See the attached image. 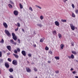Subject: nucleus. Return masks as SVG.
<instances>
[{"instance_id":"f257e3e1","label":"nucleus","mask_w":78,"mask_h":78,"mask_svg":"<svg viewBox=\"0 0 78 78\" xmlns=\"http://www.w3.org/2000/svg\"><path fill=\"white\" fill-rule=\"evenodd\" d=\"M5 33L6 34L7 36L8 37H10L11 36V34L9 33V32L8 30H5Z\"/></svg>"},{"instance_id":"de8ad7c7","label":"nucleus","mask_w":78,"mask_h":78,"mask_svg":"<svg viewBox=\"0 0 78 78\" xmlns=\"http://www.w3.org/2000/svg\"><path fill=\"white\" fill-rule=\"evenodd\" d=\"M73 74H75L76 73V71H74L72 72Z\"/></svg>"},{"instance_id":"2eb2a0df","label":"nucleus","mask_w":78,"mask_h":78,"mask_svg":"<svg viewBox=\"0 0 78 78\" xmlns=\"http://www.w3.org/2000/svg\"><path fill=\"white\" fill-rule=\"evenodd\" d=\"M9 71L10 72H13V69L12 68H11L9 69Z\"/></svg>"},{"instance_id":"680f3d73","label":"nucleus","mask_w":78,"mask_h":78,"mask_svg":"<svg viewBox=\"0 0 78 78\" xmlns=\"http://www.w3.org/2000/svg\"><path fill=\"white\" fill-rule=\"evenodd\" d=\"M34 47H36V44H34Z\"/></svg>"},{"instance_id":"774afa93","label":"nucleus","mask_w":78,"mask_h":78,"mask_svg":"<svg viewBox=\"0 0 78 78\" xmlns=\"http://www.w3.org/2000/svg\"><path fill=\"white\" fill-rule=\"evenodd\" d=\"M35 78H37V77H36Z\"/></svg>"},{"instance_id":"412c9836","label":"nucleus","mask_w":78,"mask_h":78,"mask_svg":"<svg viewBox=\"0 0 78 78\" xmlns=\"http://www.w3.org/2000/svg\"><path fill=\"white\" fill-rule=\"evenodd\" d=\"M17 25L15 24V25H16V26H18V27H20V23H17Z\"/></svg>"},{"instance_id":"9d476101","label":"nucleus","mask_w":78,"mask_h":78,"mask_svg":"<svg viewBox=\"0 0 78 78\" xmlns=\"http://www.w3.org/2000/svg\"><path fill=\"white\" fill-rule=\"evenodd\" d=\"M7 49L9 50V51H11V46H7Z\"/></svg>"},{"instance_id":"c85d7f7f","label":"nucleus","mask_w":78,"mask_h":78,"mask_svg":"<svg viewBox=\"0 0 78 78\" xmlns=\"http://www.w3.org/2000/svg\"><path fill=\"white\" fill-rule=\"evenodd\" d=\"M8 60L9 62H11V61H12L11 59V58H8Z\"/></svg>"},{"instance_id":"a878e982","label":"nucleus","mask_w":78,"mask_h":78,"mask_svg":"<svg viewBox=\"0 0 78 78\" xmlns=\"http://www.w3.org/2000/svg\"><path fill=\"white\" fill-rule=\"evenodd\" d=\"M53 33L54 34H56V31L54 30L53 31Z\"/></svg>"},{"instance_id":"e2e57ef3","label":"nucleus","mask_w":78,"mask_h":78,"mask_svg":"<svg viewBox=\"0 0 78 78\" xmlns=\"http://www.w3.org/2000/svg\"><path fill=\"white\" fill-rule=\"evenodd\" d=\"M13 44H14V45H15L17 43H16L14 42V43H13Z\"/></svg>"},{"instance_id":"13d9d810","label":"nucleus","mask_w":78,"mask_h":78,"mask_svg":"<svg viewBox=\"0 0 78 78\" xmlns=\"http://www.w3.org/2000/svg\"><path fill=\"white\" fill-rule=\"evenodd\" d=\"M34 34H36V33L35 31H34Z\"/></svg>"},{"instance_id":"09e8293b","label":"nucleus","mask_w":78,"mask_h":78,"mask_svg":"<svg viewBox=\"0 0 78 78\" xmlns=\"http://www.w3.org/2000/svg\"><path fill=\"white\" fill-rule=\"evenodd\" d=\"M18 19H19V20H20V21H21L22 20L21 19H20V17H19L18 18Z\"/></svg>"},{"instance_id":"49530a36","label":"nucleus","mask_w":78,"mask_h":78,"mask_svg":"<svg viewBox=\"0 0 78 78\" xmlns=\"http://www.w3.org/2000/svg\"><path fill=\"white\" fill-rule=\"evenodd\" d=\"M72 6L73 8H75V6H74V4H72Z\"/></svg>"},{"instance_id":"7ed1b4c3","label":"nucleus","mask_w":78,"mask_h":78,"mask_svg":"<svg viewBox=\"0 0 78 78\" xmlns=\"http://www.w3.org/2000/svg\"><path fill=\"white\" fill-rule=\"evenodd\" d=\"M12 64L15 66H16L17 65V60H14L12 62Z\"/></svg>"},{"instance_id":"4d7b16f0","label":"nucleus","mask_w":78,"mask_h":78,"mask_svg":"<svg viewBox=\"0 0 78 78\" xmlns=\"http://www.w3.org/2000/svg\"><path fill=\"white\" fill-rule=\"evenodd\" d=\"M67 1L66 0H63V2H64V3H66V1Z\"/></svg>"},{"instance_id":"f03ea898","label":"nucleus","mask_w":78,"mask_h":78,"mask_svg":"<svg viewBox=\"0 0 78 78\" xmlns=\"http://www.w3.org/2000/svg\"><path fill=\"white\" fill-rule=\"evenodd\" d=\"M69 25L72 30H75V27L73 25V24H72V23L70 24Z\"/></svg>"},{"instance_id":"79ce46f5","label":"nucleus","mask_w":78,"mask_h":78,"mask_svg":"<svg viewBox=\"0 0 78 78\" xmlns=\"http://www.w3.org/2000/svg\"><path fill=\"white\" fill-rule=\"evenodd\" d=\"M48 53L51 54V55H52V51H49L48 52Z\"/></svg>"},{"instance_id":"6ab92c4d","label":"nucleus","mask_w":78,"mask_h":78,"mask_svg":"<svg viewBox=\"0 0 78 78\" xmlns=\"http://www.w3.org/2000/svg\"><path fill=\"white\" fill-rule=\"evenodd\" d=\"M61 20L62 22H67L66 20Z\"/></svg>"},{"instance_id":"0eeeda50","label":"nucleus","mask_w":78,"mask_h":78,"mask_svg":"<svg viewBox=\"0 0 78 78\" xmlns=\"http://www.w3.org/2000/svg\"><path fill=\"white\" fill-rule=\"evenodd\" d=\"M5 66L6 68H9V65L8 63L6 62L5 63Z\"/></svg>"},{"instance_id":"aec40b11","label":"nucleus","mask_w":78,"mask_h":78,"mask_svg":"<svg viewBox=\"0 0 78 78\" xmlns=\"http://www.w3.org/2000/svg\"><path fill=\"white\" fill-rule=\"evenodd\" d=\"M8 6H9V7L10 8H12V6L10 4H9L8 5Z\"/></svg>"},{"instance_id":"69168bd1","label":"nucleus","mask_w":78,"mask_h":78,"mask_svg":"<svg viewBox=\"0 0 78 78\" xmlns=\"http://www.w3.org/2000/svg\"><path fill=\"white\" fill-rule=\"evenodd\" d=\"M75 29H76V30H77V27H76L75 28Z\"/></svg>"},{"instance_id":"4468645a","label":"nucleus","mask_w":78,"mask_h":78,"mask_svg":"<svg viewBox=\"0 0 78 78\" xmlns=\"http://www.w3.org/2000/svg\"><path fill=\"white\" fill-rule=\"evenodd\" d=\"M13 55L16 58H19V56L17 55H16V54H13Z\"/></svg>"},{"instance_id":"bf43d9fd","label":"nucleus","mask_w":78,"mask_h":78,"mask_svg":"<svg viewBox=\"0 0 78 78\" xmlns=\"http://www.w3.org/2000/svg\"><path fill=\"white\" fill-rule=\"evenodd\" d=\"M75 78H78V76H75Z\"/></svg>"},{"instance_id":"a211bd4d","label":"nucleus","mask_w":78,"mask_h":78,"mask_svg":"<svg viewBox=\"0 0 78 78\" xmlns=\"http://www.w3.org/2000/svg\"><path fill=\"white\" fill-rule=\"evenodd\" d=\"M3 60L2 58H0V63H3Z\"/></svg>"},{"instance_id":"0e129e2a","label":"nucleus","mask_w":78,"mask_h":78,"mask_svg":"<svg viewBox=\"0 0 78 78\" xmlns=\"http://www.w3.org/2000/svg\"><path fill=\"white\" fill-rule=\"evenodd\" d=\"M31 64H34V63L32 62Z\"/></svg>"},{"instance_id":"72a5a7b5","label":"nucleus","mask_w":78,"mask_h":78,"mask_svg":"<svg viewBox=\"0 0 78 78\" xmlns=\"http://www.w3.org/2000/svg\"><path fill=\"white\" fill-rule=\"evenodd\" d=\"M19 30V27H17V28L15 29V31H17V30Z\"/></svg>"},{"instance_id":"f3484780","label":"nucleus","mask_w":78,"mask_h":78,"mask_svg":"<svg viewBox=\"0 0 78 78\" xmlns=\"http://www.w3.org/2000/svg\"><path fill=\"white\" fill-rule=\"evenodd\" d=\"M19 5L20 9H22V8H23V5H22L20 3L19 4Z\"/></svg>"},{"instance_id":"3c124183","label":"nucleus","mask_w":78,"mask_h":78,"mask_svg":"<svg viewBox=\"0 0 78 78\" xmlns=\"http://www.w3.org/2000/svg\"><path fill=\"white\" fill-rule=\"evenodd\" d=\"M11 42H14V41H13V40H10Z\"/></svg>"},{"instance_id":"c03bdc74","label":"nucleus","mask_w":78,"mask_h":78,"mask_svg":"<svg viewBox=\"0 0 78 78\" xmlns=\"http://www.w3.org/2000/svg\"><path fill=\"white\" fill-rule=\"evenodd\" d=\"M43 16H40V19H41V20H42L43 19Z\"/></svg>"},{"instance_id":"c9c22d12","label":"nucleus","mask_w":78,"mask_h":78,"mask_svg":"<svg viewBox=\"0 0 78 78\" xmlns=\"http://www.w3.org/2000/svg\"><path fill=\"white\" fill-rule=\"evenodd\" d=\"M14 53H17V50H15L14 51Z\"/></svg>"},{"instance_id":"4c0bfd02","label":"nucleus","mask_w":78,"mask_h":78,"mask_svg":"<svg viewBox=\"0 0 78 78\" xmlns=\"http://www.w3.org/2000/svg\"><path fill=\"white\" fill-rule=\"evenodd\" d=\"M36 6L37 7V8H39V9H41V7L39 6H37V5H36Z\"/></svg>"},{"instance_id":"39448f33","label":"nucleus","mask_w":78,"mask_h":78,"mask_svg":"<svg viewBox=\"0 0 78 78\" xmlns=\"http://www.w3.org/2000/svg\"><path fill=\"white\" fill-rule=\"evenodd\" d=\"M22 54L24 56H26V52L25 51H22L21 52Z\"/></svg>"},{"instance_id":"2f4dec72","label":"nucleus","mask_w":78,"mask_h":78,"mask_svg":"<svg viewBox=\"0 0 78 78\" xmlns=\"http://www.w3.org/2000/svg\"><path fill=\"white\" fill-rule=\"evenodd\" d=\"M29 9L31 11H33V9H32V8H31V7H30Z\"/></svg>"},{"instance_id":"423d86ee","label":"nucleus","mask_w":78,"mask_h":78,"mask_svg":"<svg viewBox=\"0 0 78 78\" xmlns=\"http://www.w3.org/2000/svg\"><path fill=\"white\" fill-rule=\"evenodd\" d=\"M13 14L15 15V16H17L19 13L18 12V11L16 10H15L13 12Z\"/></svg>"},{"instance_id":"f8f14e48","label":"nucleus","mask_w":78,"mask_h":78,"mask_svg":"<svg viewBox=\"0 0 78 78\" xmlns=\"http://www.w3.org/2000/svg\"><path fill=\"white\" fill-rule=\"evenodd\" d=\"M60 48L62 50L63 49V48H64V45H63V44H62L61 45Z\"/></svg>"},{"instance_id":"5701e85b","label":"nucleus","mask_w":78,"mask_h":78,"mask_svg":"<svg viewBox=\"0 0 78 78\" xmlns=\"http://www.w3.org/2000/svg\"><path fill=\"white\" fill-rule=\"evenodd\" d=\"M71 58L72 59H74V55L73 54H72L71 55Z\"/></svg>"},{"instance_id":"864d4df0","label":"nucleus","mask_w":78,"mask_h":78,"mask_svg":"<svg viewBox=\"0 0 78 78\" xmlns=\"http://www.w3.org/2000/svg\"><path fill=\"white\" fill-rule=\"evenodd\" d=\"M68 58H69V59H71V56H68Z\"/></svg>"},{"instance_id":"473e14b6","label":"nucleus","mask_w":78,"mask_h":78,"mask_svg":"<svg viewBox=\"0 0 78 78\" xmlns=\"http://www.w3.org/2000/svg\"><path fill=\"white\" fill-rule=\"evenodd\" d=\"M44 42V40L42 39H41L40 40V42Z\"/></svg>"},{"instance_id":"e433bc0d","label":"nucleus","mask_w":78,"mask_h":78,"mask_svg":"<svg viewBox=\"0 0 78 78\" xmlns=\"http://www.w3.org/2000/svg\"><path fill=\"white\" fill-rule=\"evenodd\" d=\"M71 45H72V47L74 46V42L71 43Z\"/></svg>"},{"instance_id":"1a4fd4ad","label":"nucleus","mask_w":78,"mask_h":78,"mask_svg":"<svg viewBox=\"0 0 78 78\" xmlns=\"http://www.w3.org/2000/svg\"><path fill=\"white\" fill-rule=\"evenodd\" d=\"M55 24L56 26H59V23L58 21H55Z\"/></svg>"},{"instance_id":"20e7f679","label":"nucleus","mask_w":78,"mask_h":78,"mask_svg":"<svg viewBox=\"0 0 78 78\" xmlns=\"http://www.w3.org/2000/svg\"><path fill=\"white\" fill-rule=\"evenodd\" d=\"M26 71L27 72H31V69H30V68H29L27 67H26Z\"/></svg>"},{"instance_id":"37998d69","label":"nucleus","mask_w":78,"mask_h":78,"mask_svg":"<svg viewBox=\"0 0 78 78\" xmlns=\"http://www.w3.org/2000/svg\"><path fill=\"white\" fill-rule=\"evenodd\" d=\"M75 12L76 14H78V10H75Z\"/></svg>"},{"instance_id":"ea45409f","label":"nucleus","mask_w":78,"mask_h":78,"mask_svg":"<svg viewBox=\"0 0 78 78\" xmlns=\"http://www.w3.org/2000/svg\"><path fill=\"white\" fill-rule=\"evenodd\" d=\"M2 56V54L1 51H0V57Z\"/></svg>"},{"instance_id":"4be33fe9","label":"nucleus","mask_w":78,"mask_h":78,"mask_svg":"<svg viewBox=\"0 0 78 78\" xmlns=\"http://www.w3.org/2000/svg\"><path fill=\"white\" fill-rule=\"evenodd\" d=\"M55 58L56 59H57V60L59 59V57L58 56V57L55 56Z\"/></svg>"},{"instance_id":"5fc2aeb1","label":"nucleus","mask_w":78,"mask_h":78,"mask_svg":"<svg viewBox=\"0 0 78 78\" xmlns=\"http://www.w3.org/2000/svg\"><path fill=\"white\" fill-rule=\"evenodd\" d=\"M48 63L49 64H50V63H51V62L50 61H48Z\"/></svg>"},{"instance_id":"6e6552de","label":"nucleus","mask_w":78,"mask_h":78,"mask_svg":"<svg viewBox=\"0 0 78 78\" xmlns=\"http://www.w3.org/2000/svg\"><path fill=\"white\" fill-rule=\"evenodd\" d=\"M3 24L4 26V27H5V28H8V25L7 24H6V23H3Z\"/></svg>"},{"instance_id":"603ef678","label":"nucleus","mask_w":78,"mask_h":78,"mask_svg":"<svg viewBox=\"0 0 78 78\" xmlns=\"http://www.w3.org/2000/svg\"><path fill=\"white\" fill-rule=\"evenodd\" d=\"M9 55H10V53H8L7 54V56H9Z\"/></svg>"},{"instance_id":"ddd939ff","label":"nucleus","mask_w":78,"mask_h":78,"mask_svg":"<svg viewBox=\"0 0 78 78\" xmlns=\"http://www.w3.org/2000/svg\"><path fill=\"white\" fill-rule=\"evenodd\" d=\"M37 27H42V25L41 24H37Z\"/></svg>"},{"instance_id":"b1692460","label":"nucleus","mask_w":78,"mask_h":78,"mask_svg":"<svg viewBox=\"0 0 78 78\" xmlns=\"http://www.w3.org/2000/svg\"><path fill=\"white\" fill-rule=\"evenodd\" d=\"M0 43H2V44H3L4 43V40L3 39H2V40L1 41H0Z\"/></svg>"},{"instance_id":"393cba45","label":"nucleus","mask_w":78,"mask_h":78,"mask_svg":"<svg viewBox=\"0 0 78 78\" xmlns=\"http://www.w3.org/2000/svg\"><path fill=\"white\" fill-rule=\"evenodd\" d=\"M58 36L59 37V39H61V38L62 37V35H61V34H58Z\"/></svg>"},{"instance_id":"8fccbe9b","label":"nucleus","mask_w":78,"mask_h":78,"mask_svg":"<svg viewBox=\"0 0 78 78\" xmlns=\"http://www.w3.org/2000/svg\"><path fill=\"white\" fill-rule=\"evenodd\" d=\"M55 73H59V71H56V72H55Z\"/></svg>"},{"instance_id":"9b49d317","label":"nucleus","mask_w":78,"mask_h":78,"mask_svg":"<svg viewBox=\"0 0 78 78\" xmlns=\"http://www.w3.org/2000/svg\"><path fill=\"white\" fill-rule=\"evenodd\" d=\"M12 38L14 41H16L17 39V36H15V37H12Z\"/></svg>"},{"instance_id":"338daca9","label":"nucleus","mask_w":78,"mask_h":78,"mask_svg":"<svg viewBox=\"0 0 78 78\" xmlns=\"http://www.w3.org/2000/svg\"><path fill=\"white\" fill-rule=\"evenodd\" d=\"M76 62H78V60H76Z\"/></svg>"},{"instance_id":"052dcab7","label":"nucleus","mask_w":78,"mask_h":78,"mask_svg":"<svg viewBox=\"0 0 78 78\" xmlns=\"http://www.w3.org/2000/svg\"><path fill=\"white\" fill-rule=\"evenodd\" d=\"M22 30L23 31V32H25V30H24V29H22Z\"/></svg>"},{"instance_id":"6e6d98bb","label":"nucleus","mask_w":78,"mask_h":78,"mask_svg":"<svg viewBox=\"0 0 78 78\" xmlns=\"http://www.w3.org/2000/svg\"><path fill=\"white\" fill-rule=\"evenodd\" d=\"M71 71H72V70H73V69L71 68L70 69Z\"/></svg>"},{"instance_id":"cd10ccee","label":"nucleus","mask_w":78,"mask_h":78,"mask_svg":"<svg viewBox=\"0 0 78 78\" xmlns=\"http://www.w3.org/2000/svg\"><path fill=\"white\" fill-rule=\"evenodd\" d=\"M12 37H14L16 36V35H15V34H14V33H12Z\"/></svg>"},{"instance_id":"dca6fc26","label":"nucleus","mask_w":78,"mask_h":78,"mask_svg":"<svg viewBox=\"0 0 78 78\" xmlns=\"http://www.w3.org/2000/svg\"><path fill=\"white\" fill-rule=\"evenodd\" d=\"M72 53L73 54H74V55H76L77 54V53L75 51H72Z\"/></svg>"},{"instance_id":"bb28decb","label":"nucleus","mask_w":78,"mask_h":78,"mask_svg":"<svg viewBox=\"0 0 78 78\" xmlns=\"http://www.w3.org/2000/svg\"><path fill=\"white\" fill-rule=\"evenodd\" d=\"M72 17H75V14H74L73 13H72Z\"/></svg>"},{"instance_id":"c756f323","label":"nucleus","mask_w":78,"mask_h":78,"mask_svg":"<svg viewBox=\"0 0 78 78\" xmlns=\"http://www.w3.org/2000/svg\"><path fill=\"white\" fill-rule=\"evenodd\" d=\"M34 70L35 72H37V69L36 68H34Z\"/></svg>"},{"instance_id":"a18cd8bd","label":"nucleus","mask_w":78,"mask_h":78,"mask_svg":"<svg viewBox=\"0 0 78 78\" xmlns=\"http://www.w3.org/2000/svg\"><path fill=\"white\" fill-rule=\"evenodd\" d=\"M17 51H18V52H19L20 51V49L18 48H17Z\"/></svg>"},{"instance_id":"58836bf2","label":"nucleus","mask_w":78,"mask_h":78,"mask_svg":"<svg viewBox=\"0 0 78 78\" xmlns=\"http://www.w3.org/2000/svg\"><path fill=\"white\" fill-rule=\"evenodd\" d=\"M18 41L19 44H20V40H19V38L18 39Z\"/></svg>"},{"instance_id":"a19ab883","label":"nucleus","mask_w":78,"mask_h":78,"mask_svg":"<svg viewBox=\"0 0 78 78\" xmlns=\"http://www.w3.org/2000/svg\"><path fill=\"white\" fill-rule=\"evenodd\" d=\"M28 56L29 57H31V54H29Z\"/></svg>"},{"instance_id":"f704fd0d","label":"nucleus","mask_w":78,"mask_h":78,"mask_svg":"<svg viewBox=\"0 0 78 78\" xmlns=\"http://www.w3.org/2000/svg\"><path fill=\"white\" fill-rule=\"evenodd\" d=\"M10 3H11V4H13V5H14V3H13V2L11 0H10Z\"/></svg>"},{"instance_id":"7c9ffc66","label":"nucleus","mask_w":78,"mask_h":78,"mask_svg":"<svg viewBox=\"0 0 78 78\" xmlns=\"http://www.w3.org/2000/svg\"><path fill=\"white\" fill-rule=\"evenodd\" d=\"M45 48L46 50H49V48H48L47 46H46L45 47Z\"/></svg>"}]
</instances>
